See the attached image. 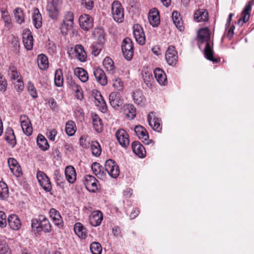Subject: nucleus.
<instances>
[{"mask_svg": "<svg viewBox=\"0 0 254 254\" xmlns=\"http://www.w3.org/2000/svg\"><path fill=\"white\" fill-rule=\"evenodd\" d=\"M104 68L110 73H114L115 71V66L113 60L109 57H106L103 62Z\"/></svg>", "mask_w": 254, "mask_h": 254, "instance_id": "obj_39", "label": "nucleus"}, {"mask_svg": "<svg viewBox=\"0 0 254 254\" xmlns=\"http://www.w3.org/2000/svg\"><path fill=\"white\" fill-rule=\"evenodd\" d=\"M112 14L115 21L121 23L124 19V9L119 1H114L112 5Z\"/></svg>", "mask_w": 254, "mask_h": 254, "instance_id": "obj_3", "label": "nucleus"}, {"mask_svg": "<svg viewBox=\"0 0 254 254\" xmlns=\"http://www.w3.org/2000/svg\"><path fill=\"white\" fill-rule=\"evenodd\" d=\"M7 163L11 173L14 176L18 177L22 175L21 168L15 159L9 158L7 160Z\"/></svg>", "mask_w": 254, "mask_h": 254, "instance_id": "obj_17", "label": "nucleus"}, {"mask_svg": "<svg viewBox=\"0 0 254 254\" xmlns=\"http://www.w3.org/2000/svg\"><path fill=\"white\" fill-rule=\"evenodd\" d=\"M93 73L97 82L100 84L105 86L107 84L108 80L103 70L99 67H95L94 68Z\"/></svg>", "mask_w": 254, "mask_h": 254, "instance_id": "obj_20", "label": "nucleus"}, {"mask_svg": "<svg viewBox=\"0 0 254 254\" xmlns=\"http://www.w3.org/2000/svg\"><path fill=\"white\" fill-rule=\"evenodd\" d=\"M14 84L15 88L17 91H22L24 89V84L23 82V80L22 78L17 79V80H15L14 82H13Z\"/></svg>", "mask_w": 254, "mask_h": 254, "instance_id": "obj_61", "label": "nucleus"}, {"mask_svg": "<svg viewBox=\"0 0 254 254\" xmlns=\"http://www.w3.org/2000/svg\"><path fill=\"white\" fill-rule=\"evenodd\" d=\"M93 34L98 43L103 44L105 42V34L104 31L102 28H98L94 29Z\"/></svg>", "mask_w": 254, "mask_h": 254, "instance_id": "obj_36", "label": "nucleus"}, {"mask_svg": "<svg viewBox=\"0 0 254 254\" xmlns=\"http://www.w3.org/2000/svg\"><path fill=\"white\" fill-rule=\"evenodd\" d=\"M65 175L67 181L69 183L73 184L76 181V173L72 166H68L65 168Z\"/></svg>", "mask_w": 254, "mask_h": 254, "instance_id": "obj_29", "label": "nucleus"}, {"mask_svg": "<svg viewBox=\"0 0 254 254\" xmlns=\"http://www.w3.org/2000/svg\"><path fill=\"white\" fill-rule=\"evenodd\" d=\"M76 126L74 122L69 121L65 125V132L68 136H72L76 131Z\"/></svg>", "mask_w": 254, "mask_h": 254, "instance_id": "obj_46", "label": "nucleus"}, {"mask_svg": "<svg viewBox=\"0 0 254 254\" xmlns=\"http://www.w3.org/2000/svg\"><path fill=\"white\" fill-rule=\"evenodd\" d=\"M54 178L58 185H61L64 183L63 178L58 170L54 172Z\"/></svg>", "mask_w": 254, "mask_h": 254, "instance_id": "obj_57", "label": "nucleus"}, {"mask_svg": "<svg viewBox=\"0 0 254 254\" xmlns=\"http://www.w3.org/2000/svg\"><path fill=\"white\" fill-rule=\"evenodd\" d=\"M102 45L100 43H94L91 46L92 54L95 56H98L101 51Z\"/></svg>", "mask_w": 254, "mask_h": 254, "instance_id": "obj_53", "label": "nucleus"}, {"mask_svg": "<svg viewBox=\"0 0 254 254\" xmlns=\"http://www.w3.org/2000/svg\"><path fill=\"white\" fill-rule=\"evenodd\" d=\"M113 81V86L117 90L119 91H123L124 89L123 82L120 78L115 77Z\"/></svg>", "mask_w": 254, "mask_h": 254, "instance_id": "obj_52", "label": "nucleus"}, {"mask_svg": "<svg viewBox=\"0 0 254 254\" xmlns=\"http://www.w3.org/2000/svg\"><path fill=\"white\" fill-rule=\"evenodd\" d=\"M61 0H51L48 2L47 7L58 8V6L61 3Z\"/></svg>", "mask_w": 254, "mask_h": 254, "instance_id": "obj_63", "label": "nucleus"}, {"mask_svg": "<svg viewBox=\"0 0 254 254\" xmlns=\"http://www.w3.org/2000/svg\"><path fill=\"white\" fill-rule=\"evenodd\" d=\"M37 143L39 148L43 151L47 150L49 148V145L47 139L41 134L38 135Z\"/></svg>", "mask_w": 254, "mask_h": 254, "instance_id": "obj_40", "label": "nucleus"}, {"mask_svg": "<svg viewBox=\"0 0 254 254\" xmlns=\"http://www.w3.org/2000/svg\"><path fill=\"white\" fill-rule=\"evenodd\" d=\"M20 121L24 133L27 136L31 135L32 133L33 128L29 118L25 115H21L20 117Z\"/></svg>", "mask_w": 254, "mask_h": 254, "instance_id": "obj_12", "label": "nucleus"}, {"mask_svg": "<svg viewBox=\"0 0 254 254\" xmlns=\"http://www.w3.org/2000/svg\"><path fill=\"white\" fill-rule=\"evenodd\" d=\"M7 221L10 227L13 230H19L21 226V222L18 217L15 214L9 215Z\"/></svg>", "mask_w": 254, "mask_h": 254, "instance_id": "obj_26", "label": "nucleus"}, {"mask_svg": "<svg viewBox=\"0 0 254 254\" xmlns=\"http://www.w3.org/2000/svg\"><path fill=\"white\" fill-rule=\"evenodd\" d=\"M15 19L17 23L22 24L25 21V15L23 10L19 7L16 8L13 10Z\"/></svg>", "mask_w": 254, "mask_h": 254, "instance_id": "obj_41", "label": "nucleus"}, {"mask_svg": "<svg viewBox=\"0 0 254 254\" xmlns=\"http://www.w3.org/2000/svg\"><path fill=\"white\" fill-rule=\"evenodd\" d=\"M208 19V13L204 9H199L196 10L194 14V19L196 22L206 21Z\"/></svg>", "mask_w": 254, "mask_h": 254, "instance_id": "obj_31", "label": "nucleus"}, {"mask_svg": "<svg viewBox=\"0 0 254 254\" xmlns=\"http://www.w3.org/2000/svg\"><path fill=\"white\" fill-rule=\"evenodd\" d=\"M69 86L71 89L75 92V96L76 99L82 100L83 99V93L81 87L73 81H71L69 83Z\"/></svg>", "mask_w": 254, "mask_h": 254, "instance_id": "obj_33", "label": "nucleus"}, {"mask_svg": "<svg viewBox=\"0 0 254 254\" xmlns=\"http://www.w3.org/2000/svg\"><path fill=\"white\" fill-rule=\"evenodd\" d=\"M31 228L35 233H39L42 231L49 233L51 231V225L49 220L43 215H40L38 219L31 220Z\"/></svg>", "mask_w": 254, "mask_h": 254, "instance_id": "obj_2", "label": "nucleus"}, {"mask_svg": "<svg viewBox=\"0 0 254 254\" xmlns=\"http://www.w3.org/2000/svg\"><path fill=\"white\" fill-rule=\"evenodd\" d=\"M106 171L113 178H117L120 174V169L116 163L112 159L107 160L105 164Z\"/></svg>", "mask_w": 254, "mask_h": 254, "instance_id": "obj_6", "label": "nucleus"}, {"mask_svg": "<svg viewBox=\"0 0 254 254\" xmlns=\"http://www.w3.org/2000/svg\"><path fill=\"white\" fill-rule=\"evenodd\" d=\"M73 52L75 57L80 62H85L87 59L86 53L81 44L76 45L74 48Z\"/></svg>", "mask_w": 254, "mask_h": 254, "instance_id": "obj_21", "label": "nucleus"}, {"mask_svg": "<svg viewBox=\"0 0 254 254\" xmlns=\"http://www.w3.org/2000/svg\"><path fill=\"white\" fill-rule=\"evenodd\" d=\"M7 82L5 78L0 74V90L4 92L6 90Z\"/></svg>", "mask_w": 254, "mask_h": 254, "instance_id": "obj_62", "label": "nucleus"}, {"mask_svg": "<svg viewBox=\"0 0 254 254\" xmlns=\"http://www.w3.org/2000/svg\"><path fill=\"white\" fill-rule=\"evenodd\" d=\"M84 184L89 191L95 192L99 189V182L93 176L86 175L84 178Z\"/></svg>", "mask_w": 254, "mask_h": 254, "instance_id": "obj_7", "label": "nucleus"}, {"mask_svg": "<svg viewBox=\"0 0 254 254\" xmlns=\"http://www.w3.org/2000/svg\"><path fill=\"white\" fill-rule=\"evenodd\" d=\"M147 121L149 126L155 131L160 132L162 129L160 120L156 116L154 112L150 113L147 116Z\"/></svg>", "mask_w": 254, "mask_h": 254, "instance_id": "obj_13", "label": "nucleus"}, {"mask_svg": "<svg viewBox=\"0 0 254 254\" xmlns=\"http://www.w3.org/2000/svg\"><path fill=\"white\" fill-rule=\"evenodd\" d=\"M80 27L85 31H88L93 26V19L88 14L81 15L79 18Z\"/></svg>", "mask_w": 254, "mask_h": 254, "instance_id": "obj_10", "label": "nucleus"}, {"mask_svg": "<svg viewBox=\"0 0 254 254\" xmlns=\"http://www.w3.org/2000/svg\"><path fill=\"white\" fill-rule=\"evenodd\" d=\"M8 74L10 79L14 81L22 78L20 73L17 71L16 68L13 65L9 66Z\"/></svg>", "mask_w": 254, "mask_h": 254, "instance_id": "obj_43", "label": "nucleus"}, {"mask_svg": "<svg viewBox=\"0 0 254 254\" xmlns=\"http://www.w3.org/2000/svg\"><path fill=\"white\" fill-rule=\"evenodd\" d=\"M103 220V214L99 211L93 212L89 217V222L93 226L99 225Z\"/></svg>", "mask_w": 254, "mask_h": 254, "instance_id": "obj_27", "label": "nucleus"}, {"mask_svg": "<svg viewBox=\"0 0 254 254\" xmlns=\"http://www.w3.org/2000/svg\"><path fill=\"white\" fill-rule=\"evenodd\" d=\"M134 132L140 139L146 144L148 145L151 142V140L148 139L149 135L146 129L140 125H137L134 127Z\"/></svg>", "mask_w": 254, "mask_h": 254, "instance_id": "obj_14", "label": "nucleus"}, {"mask_svg": "<svg viewBox=\"0 0 254 254\" xmlns=\"http://www.w3.org/2000/svg\"><path fill=\"white\" fill-rule=\"evenodd\" d=\"M172 19L174 24L180 31L184 30V27L180 13L176 11H173L172 13Z\"/></svg>", "mask_w": 254, "mask_h": 254, "instance_id": "obj_34", "label": "nucleus"}, {"mask_svg": "<svg viewBox=\"0 0 254 254\" xmlns=\"http://www.w3.org/2000/svg\"><path fill=\"white\" fill-rule=\"evenodd\" d=\"M55 84L57 87H61L63 85L64 78L62 70L60 68L56 70L55 73Z\"/></svg>", "mask_w": 254, "mask_h": 254, "instance_id": "obj_42", "label": "nucleus"}, {"mask_svg": "<svg viewBox=\"0 0 254 254\" xmlns=\"http://www.w3.org/2000/svg\"><path fill=\"white\" fill-rule=\"evenodd\" d=\"M96 100L98 101V102L101 104L102 109V112H104L107 110V106L105 102L102 99V97L101 95V94L99 93V96L97 95V97H95Z\"/></svg>", "mask_w": 254, "mask_h": 254, "instance_id": "obj_60", "label": "nucleus"}, {"mask_svg": "<svg viewBox=\"0 0 254 254\" xmlns=\"http://www.w3.org/2000/svg\"><path fill=\"white\" fill-rule=\"evenodd\" d=\"M4 23V28L6 30H9L12 27V22L10 17L2 19Z\"/></svg>", "mask_w": 254, "mask_h": 254, "instance_id": "obj_64", "label": "nucleus"}, {"mask_svg": "<svg viewBox=\"0 0 254 254\" xmlns=\"http://www.w3.org/2000/svg\"><path fill=\"white\" fill-rule=\"evenodd\" d=\"M127 116L130 119H133L136 116V109L132 105H127L126 107Z\"/></svg>", "mask_w": 254, "mask_h": 254, "instance_id": "obj_51", "label": "nucleus"}, {"mask_svg": "<svg viewBox=\"0 0 254 254\" xmlns=\"http://www.w3.org/2000/svg\"><path fill=\"white\" fill-rule=\"evenodd\" d=\"M49 16L53 19H57L58 15V8L47 7Z\"/></svg>", "mask_w": 254, "mask_h": 254, "instance_id": "obj_56", "label": "nucleus"}, {"mask_svg": "<svg viewBox=\"0 0 254 254\" xmlns=\"http://www.w3.org/2000/svg\"><path fill=\"white\" fill-rule=\"evenodd\" d=\"M74 72L81 82H86L88 80V73L84 68L76 67L74 70Z\"/></svg>", "mask_w": 254, "mask_h": 254, "instance_id": "obj_35", "label": "nucleus"}, {"mask_svg": "<svg viewBox=\"0 0 254 254\" xmlns=\"http://www.w3.org/2000/svg\"><path fill=\"white\" fill-rule=\"evenodd\" d=\"M122 50L125 58L128 61L130 60L133 55L132 43L129 38H126L122 45Z\"/></svg>", "mask_w": 254, "mask_h": 254, "instance_id": "obj_4", "label": "nucleus"}, {"mask_svg": "<svg viewBox=\"0 0 254 254\" xmlns=\"http://www.w3.org/2000/svg\"><path fill=\"white\" fill-rule=\"evenodd\" d=\"M81 4L86 9L91 10L94 6V1L93 0H81Z\"/></svg>", "mask_w": 254, "mask_h": 254, "instance_id": "obj_59", "label": "nucleus"}, {"mask_svg": "<svg viewBox=\"0 0 254 254\" xmlns=\"http://www.w3.org/2000/svg\"><path fill=\"white\" fill-rule=\"evenodd\" d=\"M93 126L95 130L100 132L103 129V125L101 119L97 115H95L93 118Z\"/></svg>", "mask_w": 254, "mask_h": 254, "instance_id": "obj_48", "label": "nucleus"}, {"mask_svg": "<svg viewBox=\"0 0 254 254\" xmlns=\"http://www.w3.org/2000/svg\"><path fill=\"white\" fill-rule=\"evenodd\" d=\"M37 64L39 68L41 70L46 69L49 66V62L47 57L43 55H39L37 57Z\"/></svg>", "mask_w": 254, "mask_h": 254, "instance_id": "obj_38", "label": "nucleus"}, {"mask_svg": "<svg viewBox=\"0 0 254 254\" xmlns=\"http://www.w3.org/2000/svg\"><path fill=\"white\" fill-rule=\"evenodd\" d=\"M0 254H11V251L6 243H0Z\"/></svg>", "mask_w": 254, "mask_h": 254, "instance_id": "obj_54", "label": "nucleus"}, {"mask_svg": "<svg viewBox=\"0 0 254 254\" xmlns=\"http://www.w3.org/2000/svg\"><path fill=\"white\" fill-rule=\"evenodd\" d=\"M166 60L170 65H174L178 60V54L175 48L173 46L168 47L165 54Z\"/></svg>", "mask_w": 254, "mask_h": 254, "instance_id": "obj_11", "label": "nucleus"}, {"mask_svg": "<svg viewBox=\"0 0 254 254\" xmlns=\"http://www.w3.org/2000/svg\"><path fill=\"white\" fill-rule=\"evenodd\" d=\"M92 154L95 156H99L101 153V148L97 141H92L91 145Z\"/></svg>", "mask_w": 254, "mask_h": 254, "instance_id": "obj_49", "label": "nucleus"}, {"mask_svg": "<svg viewBox=\"0 0 254 254\" xmlns=\"http://www.w3.org/2000/svg\"><path fill=\"white\" fill-rule=\"evenodd\" d=\"M93 173L100 180H105L106 174L103 171L102 166L97 162L93 163L91 166Z\"/></svg>", "mask_w": 254, "mask_h": 254, "instance_id": "obj_24", "label": "nucleus"}, {"mask_svg": "<svg viewBox=\"0 0 254 254\" xmlns=\"http://www.w3.org/2000/svg\"><path fill=\"white\" fill-rule=\"evenodd\" d=\"M73 14L70 11H67L61 26L63 34H66L67 31L71 30L73 25Z\"/></svg>", "mask_w": 254, "mask_h": 254, "instance_id": "obj_5", "label": "nucleus"}, {"mask_svg": "<svg viewBox=\"0 0 254 254\" xmlns=\"http://www.w3.org/2000/svg\"><path fill=\"white\" fill-rule=\"evenodd\" d=\"M27 89L30 93V95L33 98H36L37 97V93L36 92V90L34 86V85L30 82H29L28 84Z\"/></svg>", "mask_w": 254, "mask_h": 254, "instance_id": "obj_58", "label": "nucleus"}, {"mask_svg": "<svg viewBox=\"0 0 254 254\" xmlns=\"http://www.w3.org/2000/svg\"><path fill=\"white\" fill-rule=\"evenodd\" d=\"M5 138L10 146L13 147L16 144V137L11 128H7L5 133Z\"/></svg>", "mask_w": 254, "mask_h": 254, "instance_id": "obj_30", "label": "nucleus"}, {"mask_svg": "<svg viewBox=\"0 0 254 254\" xmlns=\"http://www.w3.org/2000/svg\"><path fill=\"white\" fill-rule=\"evenodd\" d=\"M197 40L198 45L200 48L203 44H205L204 50L205 57L213 62H216V60L213 57V50L209 44L210 33L208 28H202L198 31Z\"/></svg>", "mask_w": 254, "mask_h": 254, "instance_id": "obj_1", "label": "nucleus"}, {"mask_svg": "<svg viewBox=\"0 0 254 254\" xmlns=\"http://www.w3.org/2000/svg\"><path fill=\"white\" fill-rule=\"evenodd\" d=\"M133 33L137 43L141 45H144L145 43V37L142 27L138 24H134Z\"/></svg>", "mask_w": 254, "mask_h": 254, "instance_id": "obj_9", "label": "nucleus"}, {"mask_svg": "<svg viewBox=\"0 0 254 254\" xmlns=\"http://www.w3.org/2000/svg\"><path fill=\"white\" fill-rule=\"evenodd\" d=\"M116 136L120 144L127 147L129 143V136L124 129H119L116 132Z\"/></svg>", "mask_w": 254, "mask_h": 254, "instance_id": "obj_15", "label": "nucleus"}, {"mask_svg": "<svg viewBox=\"0 0 254 254\" xmlns=\"http://www.w3.org/2000/svg\"><path fill=\"white\" fill-rule=\"evenodd\" d=\"M148 19L150 24L153 27H157L160 23V16L158 11L153 8L149 11Z\"/></svg>", "mask_w": 254, "mask_h": 254, "instance_id": "obj_22", "label": "nucleus"}, {"mask_svg": "<svg viewBox=\"0 0 254 254\" xmlns=\"http://www.w3.org/2000/svg\"><path fill=\"white\" fill-rule=\"evenodd\" d=\"M133 152L140 158H144L146 155V151L144 146L138 141H133L131 144Z\"/></svg>", "mask_w": 254, "mask_h": 254, "instance_id": "obj_23", "label": "nucleus"}, {"mask_svg": "<svg viewBox=\"0 0 254 254\" xmlns=\"http://www.w3.org/2000/svg\"><path fill=\"white\" fill-rule=\"evenodd\" d=\"M154 76L161 85H165L167 83V76L164 71L161 68H156L154 70Z\"/></svg>", "mask_w": 254, "mask_h": 254, "instance_id": "obj_25", "label": "nucleus"}, {"mask_svg": "<svg viewBox=\"0 0 254 254\" xmlns=\"http://www.w3.org/2000/svg\"><path fill=\"white\" fill-rule=\"evenodd\" d=\"M253 3L251 1H249L246 4L245 8L241 13V18L238 20V23L241 26L246 23L250 19V13L252 10Z\"/></svg>", "mask_w": 254, "mask_h": 254, "instance_id": "obj_16", "label": "nucleus"}, {"mask_svg": "<svg viewBox=\"0 0 254 254\" xmlns=\"http://www.w3.org/2000/svg\"><path fill=\"white\" fill-rule=\"evenodd\" d=\"M32 21L34 26L38 29L42 26V18L39 9L35 7L33 10Z\"/></svg>", "mask_w": 254, "mask_h": 254, "instance_id": "obj_28", "label": "nucleus"}, {"mask_svg": "<svg viewBox=\"0 0 254 254\" xmlns=\"http://www.w3.org/2000/svg\"><path fill=\"white\" fill-rule=\"evenodd\" d=\"M22 40L23 44L28 50H31L33 48V39L31 31L28 29L24 30L22 34Z\"/></svg>", "mask_w": 254, "mask_h": 254, "instance_id": "obj_19", "label": "nucleus"}, {"mask_svg": "<svg viewBox=\"0 0 254 254\" xmlns=\"http://www.w3.org/2000/svg\"><path fill=\"white\" fill-rule=\"evenodd\" d=\"M7 219L5 213L3 211H0V227L4 228L7 224Z\"/></svg>", "mask_w": 254, "mask_h": 254, "instance_id": "obj_55", "label": "nucleus"}, {"mask_svg": "<svg viewBox=\"0 0 254 254\" xmlns=\"http://www.w3.org/2000/svg\"><path fill=\"white\" fill-rule=\"evenodd\" d=\"M133 99L134 102L138 105H142L145 102V98L142 93L140 90H136L133 93Z\"/></svg>", "mask_w": 254, "mask_h": 254, "instance_id": "obj_44", "label": "nucleus"}, {"mask_svg": "<svg viewBox=\"0 0 254 254\" xmlns=\"http://www.w3.org/2000/svg\"><path fill=\"white\" fill-rule=\"evenodd\" d=\"M74 231L79 238L82 239L86 238V230L81 223L78 222L75 224Z\"/></svg>", "mask_w": 254, "mask_h": 254, "instance_id": "obj_37", "label": "nucleus"}, {"mask_svg": "<svg viewBox=\"0 0 254 254\" xmlns=\"http://www.w3.org/2000/svg\"><path fill=\"white\" fill-rule=\"evenodd\" d=\"M50 215L53 222L58 226H61L63 220L60 213L55 209L52 208L50 210Z\"/></svg>", "mask_w": 254, "mask_h": 254, "instance_id": "obj_32", "label": "nucleus"}, {"mask_svg": "<svg viewBox=\"0 0 254 254\" xmlns=\"http://www.w3.org/2000/svg\"><path fill=\"white\" fill-rule=\"evenodd\" d=\"M37 178L43 189L47 192H49L52 190V185L50 179L42 171H38Z\"/></svg>", "mask_w": 254, "mask_h": 254, "instance_id": "obj_8", "label": "nucleus"}, {"mask_svg": "<svg viewBox=\"0 0 254 254\" xmlns=\"http://www.w3.org/2000/svg\"><path fill=\"white\" fill-rule=\"evenodd\" d=\"M90 249L92 254H100L102 250L101 245L98 242L92 243Z\"/></svg>", "mask_w": 254, "mask_h": 254, "instance_id": "obj_50", "label": "nucleus"}, {"mask_svg": "<svg viewBox=\"0 0 254 254\" xmlns=\"http://www.w3.org/2000/svg\"><path fill=\"white\" fill-rule=\"evenodd\" d=\"M9 191L7 185L2 181H0V198L6 199L8 197Z\"/></svg>", "mask_w": 254, "mask_h": 254, "instance_id": "obj_45", "label": "nucleus"}, {"mask_svg": "<svg viewBox=\"0 0 254 254\" xmlns=\"http://www.w3.org/2000/svg\"><path fill=\"white\" fill-rule=\"evenodd\" d=\"M142 78L145 83L148 87H151L152 85V82L153 80L151 72L148 70H143L142 72Z\"/></svg>", "mask_w": 254, "mask_h": 254, "instance_id": "obj_47", "label": "nucleus"}, {"mask_svg": "<svg viewBox=\"0 0 254 254\" xmlns=\"http://www.w3.org/2000/svg\"><path fill=\"white\" fill-rule=\"evenodd\" d=\"M109 98L110 105L114 109H118L122 106L123 100L119 93L117 92L111 93Z\"/></svg>", "mask_w": 254, "mask_h": 254, "instance_id": "obj_18", "label": "nucleus"}]
</instances>
